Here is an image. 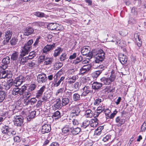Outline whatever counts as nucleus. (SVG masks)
Segmentation results:
<instances>
[{
    "instance_id": "obj_1",
    "label": "nucleus",
    "mask_w": 146,
    "mask_h": 146,
    "mask_svg": "<svg viewBox=\"0 0 146 146\" xmlns=\"http://www.w3.org/2000/svg\"><path fill=\"white\" fill-rule=\"evenodd\" d=\"M92 56L94 57V61L93 62V66L96 63H100L102 62L105 58V53L104 50L100 49L98 50H93L90 54V58Z\"/></svg>"
},
{
    "instance_id": "obj_2",
    "label": "nucleus",
    "mask_w": 146,
    "mask_h": 146,
    "mask_svg": "<svg viewBox=\"0 0 146 146\" xmlns=\"http://www.w3.org/2000/svg\"><path fill=\"white\" fill-rule=\"evenodd\" d=\"M61 72H58L53 77L54 79L53 81L54 85L55 87H58L61 83H63V80L65 78L64 76L61 77Z\"/></svg>"
},
{
    "instance_id": "obj_3",
    "label": "nucleus",
    "mask_w": 146,
    "mask_h": 146,
    "mask_svg": "<svg viewBox=\"0 0 146 146\" xmlns=\"http://www.w3.org/2000/svg\"><path fill=\"white\" fill-rule=\"evenodd\" d=\"M10 60L9 57L6 56L2 60L1 63L0 64V69L3 70H5L8 67V65L9 63Z\"/></svg>"
},
{
    "instance_id": "obj_4",
    "label": "nucleus",
    "mask_w": 146,
    "mask_h": 146,
    "mask_svg": "<svg viewBox=\"0 0 146 146\" xmlns=\"http://www.w3.org/2000/svg\"><path fill=\"white\" fill-rule=\"evenodd\" d=\"M47 80V77L46 75L43 73H40L37 76V80L38 83H44Z\"/></svg>"
},
{
    "instance_id": "obj_5",
    "label": "nucleus",
    "mask_w": 146,
    "mask_h": 146,
    "mask_svg": "<svg viewBox=\"0 0 146 146\" xmlns=\"http://www.w3.org/2000/svg\"><path fill=\"white\" fill-rule=\"evenodd\" d=\"M14 125L17 126H21L23 123V119L21 115L15 116L13 120Z\"/></svg>"
},
{
    "instance_id": "obj_6",
    "label": "nucleus",
    "mask_w": 146,
    "mask_h": 146,
    "mask_svg": "<svg viewBox=\"0 0 146 146\" xmlns=\"http://www.w3.org/2000/svg\"><path fill=\"white\" fill-rule=\"evenodd\" d=\"M94 68H96L97 69H99L95 71L92 74V76L94 78H97L102 73V71L104 70V66L102 64H100L97 67H94Z\"/></svg>"
},
{
    "instance_id": "obj_7",
    "label": "nucleus",
    "mask_w": 146,
    "mask_h": 146,
    "mask_svg": "<svg viewBox=\"0 0 146 146\" xmlns=\"http://www.w3.org/2000/svg\"><path fill=\"white\" fill-rule=\"evenodd\" d=\"M62 26L56 23H51L47 26L48 28L51 30L60 31Z\"/></svg>"
},
{
    "instance_id": "obj_8",
    "label": "nucleus",
    "mask_w": 146,
    "mask_h": 146,
    "mask_svg": "<svg viewBox=\"0 0 146 146\" xmlns=\"http://www.w3.org/2000/svg\"><path fill=\"white\" fill-rule=\"evenodd\" d=\"M91 68V66L90 65L84 66L80 69L79 74L84 75L87 74Z\"/></svg>"
},
{
    "instance_id": "obj_9",
    "label": "nucleus",
    "mask_w": 146,
    "mask_h": 146,
    "mask_svg": "<svg viewBox=\"0 0 146 146\" xmlns=\"http://www.w3.org/2000/svg\"><path fill=\"white\" fill-rule=\"evenodd\" d=\"M23 77L20 76L16 78L13 82V86L17 87L21 85L23 82Z\"/></svg>"
},
{
    "instance_id": "obj_10",
    "label": "nucleus",
    "mask_w": 146,
    "mask_h": 146,
    "mask_svg": "<svg viewBox=\"0 0 146 146\" xmlns=\"http://www.w3.org/2000/svg\"><path fill=\"white\" fill-rule=\"evenodd\" d=\"M51 130L50 125L49 124H45L42 126L41 132L42 134H44L50 132Z\"/></svg>"
},
{
    "instance_id": "obj_11",
    "label": "nucleus",
    "mask_w": 146,
    "mask_h": 146,
    "mask_svg": "<svg viewBox=\"0 0 146 146\" xmlns=\"http://www.w3.org/2000/svg\"><path fill=\"white\" fill-rule=\"evenodd\" d=\"M31 49L29 47H27L24 46L21 49L20 54L21 56H25L26 55L28 54Z\"/></svg>"
},
{
    "instance_id": "obj_12",
    "label": "nucleus",
    "mask_w": 146,
    "mask_h": 146,
    "mask_svg": "<svg viewBox=\"0 0 146 146\" xmlns=\"http://www.w3.org/2000/svg\"><path fill=\"white\" fill-rule=\"evenodd\" d=\"M55 46V43H53L52 44H47L44 47L43 49V53L45 54L47 53L49 51L53 50Z\"/></svg>"
},
{
    "instance_id": "obj_13",
    "label": "nucleus",
    "mask_w": 146,
    "mask_h": 146,
    "mask_svg": "<svg viewBox=\"0 0 146 146\" xmlns=\"http://www.w3.org/2000/svg\"><path fill=\"white\" fill-rule=\"evenodd\" d=\"M1 132L4 134H6L8 135V134H10V129L9 126L6 125L1 124Z\"/></svg>"
},
{
    "instance_id": "obj_14",
    "label": "nucleus",
    "mask_w": 146,
    "mask_h": 146,
    "mask_svg": "<svg viewBox=\"0 0 146 146\" xmlns=\"http://www.w3.org/2000/svg\"><path fill=\"white\" fill-rule=\"evenodd\" d=\"M33 32L34 29L33 28L27 27L24 31V35L28 36L32 34Z\"/></svg>"
},
{
    "instance_id": "obj_15",
    "label": "nucleus",
    "mask_w": 146,
    "mask_h": 146,
    "mask_svg": "<svg viewBox=\"0 0 146 146\" xmlns=\"http://www.w3.org/2000/svg\"><path fill=\"white\" fill-rule=\"evenodd\" d=\"M25 56H21L19 55V57L17 60L18 63H20L22 65L24 64L25 62L28 60V58L26 57H24Z\"/></svg>"
},
{
    "instance_id": "obj_16",
    "label": "nucleus",
    "mask_w": 146,
    "mask_h": 146,
    "mask_svg": "<svg viewBox=\"0 0 146 146\" xmlns=\"http://www.w3.org/2000/svg\"><path fill=\"white\" fill-rule=\"evenodd\" d=\"M90 50L86 46H84L81 48V53L83 55H88L89 57H90Z\"/></svg>"
},
{
    "instance_id": "obj_17",
    "label": "nucleus",
    "mask_w": 146,
    "mask_h": 146,
    "mask_svg": "<svg viewBox=\"0 0 146 146\" xmlns=\"http://www.w3.org/2000/svg\"><path fill=\"white\" fill-rule=\"evenodd\" d=\"M90 87L89 86H85L82 89L83 92L81 95V96H86L91 91Z\"/></svg>"
},
{
    "instance_id": "obj_18",
    "label": "nucleus",
    "mask_w": 146,
    "mask_h": 146,
    "mask_svg": "<svg viewBox=\"0 0 146 146\" xmlns=\"http://www.w3.org/2000/svg\"><path fill=\"white\" fill-rule=\"evenodd\" d=\"M134 38H135L136 43L137 45L139 47L141 46L142 41L141 38L139 37V35L138 34H135L134 35Z\"/></svg>"
},
{
    "instance_id": "obj_19",
    "label": "nucleus",
    "mask_w": 146,
    "mask_h": 146,
    "mask_svg": "<svg viewBox=\"0 0 146 146\" xmlns=\"http://www.w3.org/2000/svg\"><path fill=\"white\" fill-rule=\"evenodd\" d=\"M119 60L122 64H125L127 62V58L126 56L124 54H121L119 56Z\"/></svg>"
},
{
    "instance_id": "obj_20",
    "label": "nucleus",
    "mask_w": 146,
    "mask_h": 146,
    "mask_svg": "<svg viewBox=\"0 0 146 146\" xmlns=\"http://www.w3.org/2000/svg\"><path fill=\"white\" fill-rule=\"evenodd\" d=\"M4 90H7L9 89L11 87L13 86V84L12 82L9 81L7 82H3Z\"/></svg>"
},
{
    "instance_id": "obj_21",
    "label": "nucleus",
    "mask_w": 146,
    "mask_h": 146,
    "mask_svg": "<svg viewBox=\"0 0 146 146\" xmlns=\"http://www.w3.org/2000/svg\"><path fill=\"white\" fill-rule=\"evenodd\" d=\"M102 86V83L97 82H94L92 84V88L94 90H97L100 89Z\"/></svg>"
},
{
    "instance_id": "obj_22",
    "label": "nucleus",
    "mask_w": 146,
    "mask_h": 146,
    "mask_svg": "<svg viewBox=\"0 0 146 146\" xmlns=\"http://www.w3.org/2000/svg\"><path fill=\"white\" fill-rule=\"evenodd\" d=\"M72 130V127L70 125H66L62 129V132L64 133L68 134L70 131Z\"/></svg>"
},
{
    "instance_id": "obj_23",
    "label": "nucleus",
    "mask_w": 146,
    "mask_h": 146,
    "mask_svg": "<svg viewBox=\"0 0 146 146\" xmlns=\"http://www.w3.org/2000/svg\"><path fill=\"white\" fill-rule=\"evenodd\" d=\"M46 88L45 86H43L39 90L36 94V97L38 98H39L42 94V93Z\"/></svg>"
},
{
    "instance_id": "obj_24",
    "label": "nucleus",
    "mask_w": 146,
    "mask_h": 146,
    "mask_svg": "<svg viewBox=\"0 0 146 146\" xmlns=\"http://www.w3.org/2000/svg\"><path fill=\"white\" fill-rule=\"evenodd\" d=\"M12 31L11 30H8L5 32V38L10 40L12 35Z\"/></svg>"
},
{
    "instance_id": "obj_25",
    "label": "nucleus",
    "mask_w": 146,
    "mask_h": 146,
    "mask_svg": "<svg viewBox=\"0 0 146 146\" xmlns=\"http://www.w3.org/2000/svg\"><path fill=\"white\" fill-rule=\"evenodd\" d=\"M36 111L35 110L29 112V115L27 116V119L28 121H30L32 119L34 118L36 115Z\"/></svg>"
},
{
    "instance_id": "obj_26",
    "label": "nucleus",
    "mask_w": 146,
    "mask_h": 146,
    "mask_svg": "<svg viewBox=\"0 0 146 146\" xmlns=\"http://www.w3.org/2000/svg\"><path fill=\"white\" fill-rule=\"evenodd\" d=\"M12 94L13 95L21 96V92L20 91V89L17 87L16 88H13L12 91Z\"/></svg>"
},
{
    "instance_id": "obj_27",
    "label": "nucleus",
    "mask_w": 146,
    "mask_h": 146,
    "mask_svg": "<svg viewBox=\"0 0 146 146\" xmlns=\"http://www.w3.org/2000/svg\"><path fill=\"white\" fill-rule=\"evenodd\" d=\"M98 120L97 118L91 119L90 123L91 127H97L98 123Z\"/></svg>"
},
{
    "instance_id": "obj_28",
    "label": "nucleus",
    "mask_w": 146,
    "mask_h": 146,
    "mask_svg": "<svg viewBox=\"0 0 146 146\" xmlns=\"http://www.w3.org/2000/svg\"><path fill=\"white\" fill-rule=\"evenodd\" d=\"M72 98L74 101H78L80 100V95L78 93H75L73 95Z\"/></svg>"
},
{
    "instance_id": "obj_29",
    "label": "nucleus",
    "mask_w": 146,
    "mask_h": 146,
    "mask_svg": "<svg viewBox=\"0 0 146 146\" xmlns=\"http://www.w3.org/2000/svg\"><path fill=\"white\" fill-rule=\"evenodd\" d=\"M78 76L74 75L72 76H70L69 77L68 81V83L69 84H72L74 83L76 80V79L78 78Z\"/></svg>"
},
{
    "instance_id": "obj_30",
    "label": "nucleus",
    "mask_w": 146,
    "mask_h": 146,
    "mask_svg": "<svg viewBox=\"0 0 146 146\" xmlns=\"http://www.w3.org/2000/svg\"><path fill=\"white\" fill-rule=\"evenodd\" d=\"M62 49L61 48L59 47L56 48L54 51L53 56L54 57L58 56L62 52Z\"/></svg>"
},
{
    "instance_id": "obj_31",
    "label": "nucleus",
    "mask_w": 146,
    "mask_h": 146,
    "mask_svg": "<svg viewBox=\"0 0 146 146\" xmlns=\"http://www.w3.org/2000/svg\"><path fill=\"white\" fill-rule=\"evenodd\" d=\"M104 100L103 98L102 97L96 98L94 99V104L96 105H98L99 104L101 103Z\"/></svg>"
},
{
    "instance_id": "obj_32",
    "label": "nucleus",
    "mask_w": 146,
    "mask_h": 146,
    "mask_svg": "<svg viewBox=\"0 0 146 146\" xmlns=\"http://www.w3.org/2000/svg\"><path fill=\"white\" fill-rule=\"evenodd\" d=\"M104 128L103 126L98 127L97 129L95 131L94 135H99L101 133L102 130Z\"/></svg>"
},
{
    "instance_id": "obj_33",
    "label": "nucleus",
    "mask_w": 146,
    "mask_h": 146,
    "mask_svg": "<svg viewBox=\"0 0 146 146\" xmlns=\"http://www.w3.org/2000/svg\"><path fill=\"white\" fill-rule=\"evenodd\" d=\"M101 82L104 84L106 85H109L111 83V82L108 79V78L103 77L100 79Z\"/></svg>"
},
{
    "instance_id": "obj_34",
    "label": "nucleus",
    "mask_w": 146,
    "mask_h": 146,
    "mask_svg": "<svg viewBox=\"0 0 146 146\" xmlns=\"http://www.w3.org/2000/svg\"><path fill=\"white\" fill-rule=\"evenodd\" d=\"M81 131V129L79 127H77L74 129H73L71 130V132L73 135H76L78 134Z\"/></svg>"
},
{
    "instance_id": "obj_35",
    "label": "nucleus",
    "mask_w": 146,
    "mask_h": 146,
    "mask_svg": "<svg viewBox=\"0 0 146 146\" xmlns=\"http://www.w3.org/2000/svg\"><path fill=\"white\" fill-rule=\"evenodd\" d=\"M30 92L27 91V92L25 93L24 95H23L24 100L26 101L28 100L30 98L31 96V93Z\"/></svg>"
},
{
    "instance_id": "obj_36",
    "label": "nucleus",
    "mask_w": 146,
    "mask_h": 146,
    "mask_svg": "<svg viewBox=\"0 0 146 146\" xmlns=\"http://www.w3.org/2000/svg\"><path fill=\"white\" fill-rule=\"evenodd\" d=\"M7 94L5 92H0V103L3 102Z\"/></svg>"
},
{
    "instance_id": "obj_37",
    "label": "nucleus",
    "mask_w": 146,
    "mask_h": 146,
    "mask_svg": "<svg viewBox=\"0 0 146 146\" xmlns=\"http://www.w3.org/2000/svg\"><path fill=\"white\" fill-rule=\"evenodd\" d=\"M18 55L19 54L18 52L15 51L11 55V60L13 61H15L17 60L18 58Z\"/></svg>"
},
{
    "instance_id": "obj_38",
    "label": "nucleus",
    "mask_w": 146,
    "mask_h": 146,
    "mask_svg": "<svg viewBox=\"0 0 146 146\" xmlns=\"http://www.w3.org/2000/svg\"><path fill=\"white\" fill-rule=\"evenodd\" d=\"M56 103L54 105V107L57 109H58L61 106V101L59 98L56 100Z\"/></svg>"
},
{
    "instance_id": "obj_39",
    "label": "nucleus",
    "mask_w": 146,
    "mask_h": 146,
    "mask_svg": "<svg viewBox=\"0 0 146 146\" xmlns=\"http://www.w3.org/2000/svg\"><path fill=\"white\" fill-rule=\"evenodd\" d=\"M84 116L86 117H91L93 116L91 110H86L85 112Z\"/></svg>"
},
{
    "instance_id": "obj_40",
    "label": "nucleus",
    "mask_w": 146,
    "mask_h": 146,
    "mask_svg": "<svg viewBox=\"0 0 146 146\" xmlns=\"http://www.w3.org/2000/svg\"><path fill=\"white\" fill-rule=\"evenodd\" d=\"M7 70H3L1 72H0V78H6Z\"/></svg>"
},
{
    "instance_id": "obj_41",
    "label": "nucleus",
    "mask_w": 146,
    "mask_h": 146,
    "mask_svg": "<svg viewBox=\"0 0 146 146\" xmlns=\"http://www.w3.org/2000/svg\"><path fill=\"white\" fill-rule=\"evenodd\" d=\"M115 122L116 123H119V124L122 125L125 122V120L124 119H121L119 116L115 118Z\"/></svg>"
},
{
    "instance_id": "obj_42",
    "label": "nucleus",
    "mask_w": 146,
    "mask_h": 146,
    "mask_svg": "<svg viewBox=\"0 0 146 146\" xmlns=\"http://www.w3.org/2000/svg\"><path fill=\"white\" fill-rule=\"evenodd\" d=\"M18 39L15 37H13L10 40V42L11 45L12 46L15 45L18 42Z\"/></svg>"
},
{
    "instance_id": "obj_43",
    "label": "nucleus",
    "mask_w": 146,
    "mask_h": 146,
    "mask_svg": "<svg viewBox=\"0 0 146 146\" xmlns=\"http://www.w3.org/2000/svg\"><path fill=\"white\" fill-rule=\"evenodd\" d=\"M36 86L35 84H31L28 89V91L31 92L34 90L36 88Z\"/></svg>"
},
{
    "instance_id": "obj_44",
    "label": "nucleus",
    "mask_w": 146,
    "mask_h": 146,
    "mask_svg": "<svg viewBox=\"0 0 146 146\" xmlns=\"http://www.w3.org/2000/svg\"><path fill=\"white\" fill-rule=\"evenodd\" d=\"M52 60L53 59L51 58L46 57L44 64L46 65L50 64L52 63Z\"/></svg>"
},
{
    "instance_id": "obj_45",
    "label": "nucleus",
    "mask_w": 146,
    "mask_h": 146,
    "mask_svg": "<svg viewBox=\"0 0 146 146\" xmlns=\"http://www.w3.org/2000/svg\"><path fill=\"white\" fill-rule=\"evenodd\" d=\"M36 55V52L34 51H33L30 52L29 56H26V57L28 58V60L29 59H32L33 58L35 57Z\"/></svg>"
},
{
    "instance_id": "obj_46",
    "label": "nucleus",
    "mask_w": 146,
    "mask_h": 146,
    "mask_svg": "<svg viewBox=\"0 0 146 146\" xmlns=\"http://www.w3.org/2000/svg\"><path fill=\"white\" fill-rule=\"evenodd\" d=\"M83 60V57L81 56H80L78 57L75 60L74 62V64H78L80 62L82 61Z\"/></svg>"
},
{
    "instance_id": "obj_47",
    "label": "nucleus",
    "mask_w": 146,
    "mask_h": 146,
    "mask_svg": "<svg viewBox=\"0 0 146 146\" xmlns=\"http://www.w3.org/2000/svg\"><path fill=\"white\" fill-rule=\"evenodd\" d=\"M33 42V40L32 39H30L28 40L27 42L25 44L24 46H26L27 47H30V49H32L31 45Z\"/></svg>"
},
{
    "instance_id": "obj_48",
    "label": "nucleus",
    "mask_w": 146,
    "mask_h": 146,
    "mask_svg": "<svg viewBox=\"0 0 146 146\" xmlns=\"http://www.w3.org/2000/svg\"><path fill=\"white\" fill-rule=\"evenodd\" d=\"M69 102V100L68 98H63L62 99V105L63 106H66L68 103Z\"/></svg>"
},
{
    "instance_id": "obj_49",
    "label": "nucleus",
    "mask_w": 146,
    "mask_h": 146,
    "mask_svg": "<svg viewBox=\"0 0 146 146\" xmlns=\"http://www.w3.org/2000/svg\"><path fill=\"white\" fill-rule=\"evenodd\" d=\"M37 101L36 99L35 98H31L30 100H28L27 102L28 104L33 105Z\"/></svg>"
},
{
    "instance_id": "obj_50",
    "label": "nucleus",
    "mask_w": 146,
    "mask_h": 146,
    "mask_svg": "<svg viewBox=\"0 0 146 146\" xmlns=\"http://www.w3.org/2000/svg\"><path fill=\"white\" fill-rule=\"evenodd\" d=\"M72 93L70 91H67L65 92L64 96L65 97H66L68 98H70L71 97L72 95Z\"/></svg>"
},
{
    "instance_id": "obj_51",
    "label": "nucleus",
    "mask_w": 146,
    "mask_h": 146,
    "mask_svg": "<svg viewBox=\"0 0 146 146\" xmlns=\"http://www.w3.org/2000/svg\"><path fill=\"white\" fill-rule=\"evenodd\" d=\"M80 112V111L79 110H72L71 115L73 116H78Z\"/></svg>"
},
{
    "instance_id": "obj_52",
    "label": "nucleus",
    "mask_w": 146,
    "mask_h": 146,
    "mask_svg": "<svg viewBox=\"0 0 146 146\" xmlns=\"http://www.w3.org/2000/svg\"><path fill=\"white\" fill-rule=\"evenodd\" d=\"M35 15L39 17H44V14L43 13L39 12H36L35 13Z\"/></svg>"
},
{
    "instance_id": "obj_53",
    "label": "nucleus",
    "mask_w": 146,
    "mask_h": 146,
    "mask_svg": "<svg viewBox=\"0 0 146 146\" xmlns=\"http://www.w3.org/2000/svg\"><path fill=\"white\" fill-rule=\"evenodd\" d=\"M128 23L129 24H135L136 23V21L134 18L132 17H130L128 21Z\"/></svg>"
},
{
    "instance_id": "obj_54",
    "label": "nucleus",
    "mask_w": 146,
    "mask_h": 146,
    "mask_svg": "<svg viewBox=\"0 0 146 146\" xmlns=\"http://www.w3.org/2000/svg\"><path fill=\"white\" fill-rule=\"evenodd\" d=\"M146 130V121H145L142 124L141 128V131H145Z\"/></svg>"
},
{
    "instance_id": "obj_55",
    "label": "nucleus",
    "mask_w": 146,
    "mask_h": 146,
    "mask_svg": "<svg viewBox=\"0 0 146 146\" xmlns=\"http://www.w3.org/2000/svg\"><path fill=\"white\" fill-rule=\"evenodd\" d=\"M81 85V84L80 83L78 82H76L74 84V88L75 89L78 90L79 89Z\"/></svg>"
},
{
    "instance_id": "obj_56",
    "label": "nucleus",
    "mask_w": 146,
    "mask_h": 146,
    "mask_svg": "<svg viewBox=\"0 0 146 146\" xmlns=\"http://www.w3.org/2000/svg\"><path fill=\"white\" fill-rule=\"evenodd\" d=\"M90 121L88 120L84 121L83 123V127L84 128H86L90 124Z\"/></svg>"
},
{
    "instance_id": "obj_57",
    "label": "nucleus",
    "mask_w": 146,
    "mask_h": 146,
    "mask_svg": "<svg viewBox=\"0 0 146 146\" xmlns=\"http://www.w3.org/2000/svg\"><path fill=\"white\" fill-rule=\"evenodd\" d=\"M67 54L65 53H63L60 56V59L61 61H64L66 59Z\"/></svg>"
},
{
    "instance_id": "obj_58",
    "label": "nucleus",
    "mask_w": 146,
    "mask_h": 146,
    "mask_svg": "<svg viewBox=\"0 0 146 146\" xmlns=\"http://www.w3.org/2000/svg\"><path fill=\"white\" fill-rule=\"evenodd\" d=\"M64 90V88H60L57 90L56 92L55 93V95L56 96H57L59 94H62L63 93V92Z\"/></svg>"
},
{
    "instance_id": "obj_59",
    "label": "nucleus",
    "mask_w": 146,
    "mask_h": 146,
    "mask_svg": "<svg viewBox=\"0 0 146 146\" xmlns=\"http://www.w3.org/2000/svg\"><path fill=\"white\" fill-rule=\"evenodd\" d=\"M77 56V53L76 52L70 55L69 59L70 60L75 59Z\"/></svg>"
},
{
    "instance_id": "obj_60",
    "label": "nucleus",
    "mask_w": 146,
    "mask_h": 146,
    "mask_svg": "<svg viewBox=\"0 0 146 146\" xmlns=\"http://www.w3.org/2000/svg\"><path fill=\"white\" fill-rule=\"evenodd\" d=\"M54 117H57V118H59L61 116V114L58 110L55 112L53 115Z\"/></svg>"
},
{
    "instance_id": "obj_61",
    "label": "nucleus",
    "mask_w": 146,
    "mask_h": 146,
    "mask_svg": "<svg viewBox=\"0 0 146 146\" xmlns=\"http://www.w3.org/2000/svg\"><path fill=\"white\" fill-rule=\"evenodd\" d=\"M19 89L20 92H21L22 95L23 94L25 90H26L27 87L26 86L24 85L22 86L21 88Z\"/></svg>"
},
{
    "instance_id": "obj_62",
    "label": "nucleus",
    "mask_w": 146,
    "mask_h": 146,
    "mask_svg": "<svg viewBox=\"0 0 146 146\" xmlns=\"http://www.w3.org/2000/svg\"><path fill=\"white\" fill-rule=\"evenodd\" d=\"M115 78V74H111L110 77L108 78L111 83L114 81Z\"/></svg>"
},
{
    "instance_id": "obj_63",
    "label": "nucleus",
    "mask_w": 146,
    "mask_h": 146,
    "mask_svg": "<svg viewBox=\"0 0 146 146\" xmlns=\"http://www.w3.org/2000/svg\"><path fill=\"white\" fill-rule=\"evenodd\" d=\"M46 58V57L45 56H40L38 58V61L40 62H42L44 60L45 61Z\"/></svg>"
},
{
    "instance_id": "obj_64",
    "label": "nucleus",
    "mask_w": 146,
    "mask_h": 146,
    "mask_svg": "<svg viewBox=\"0 0 146 146\" xmlns=\"http://www.w3.org/2000/svg\"><path fill=\"white\" fill-rule=\"evenodd\" d=\"M117 42V44L119 43V46L121 47H123L125 45V42L122 40H120L119 42Z\"/></svg>"
}]
</instances>
